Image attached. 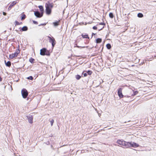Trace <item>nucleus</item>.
<instances>
[{
  "label": "nucleus",
  "instance_id": "nucleus-1",
  "mask_svg": "<svg viewBox=\"0 0 156 156\" xmlns=\"http://www.w3.org/2000/svg\"><path fill=\"white\" fill-rule=\"evenodd\" d=\"M122 88H119L117 90V93L120 99L122 98V100L125 102L128 103L132 101L133 100L130 98V96L128 95H123L122 93Z\"/></svg>",
  "mask_w": 156,
  "mask_h": 156
},
{
  "label": "nucleus",
  "instance_id": "nucleus-2",
  "mask_svg": "<svg viewBox=\"0 0 156 156\" xmlns=\"http://www.w3.org/2000/svg\"><path fill=\"white\" fill-rule=\"evenodd\" d=\"M53 3H50L49 1L45 3V7L46 8L45 12L48 15H50L52 12V9L53 8Z\"/></svg>",
  "mask_w": 156,
  "mask_h": 156
},
{
  "label": "nucleus",
  "instance_id": "nucleus-3",
  "mask_svg": "<svg viewBox=\"0 0 156 156\" xmlns=\"http://www.w3.org/2000/svg\"><path fill=\"white\" fill-rule=\"evenodd\" d=\"M51 52V51H50V50H48L45 48H42L40 50V55L42 56L47 55L49 56Z\"/></svg>",
  "mask_w": 156,
  "mask_h": 156
},
{
  "label": "nucleus",
  "instance_id": "nucleus-4",
  "mask_svg": "<svg viewBox=\"0 0 156 156\" xmlns=\"http://www.w3.org/2000/svg\"><path fill=\"white\" fill-rule=\"evenodd\" d=\"M116 143L118 144L124 146V148H128V142L126 141L123 140H118Z\"/></svg>",
  "mask_w": 156,
  "mask_h": 156
},
{
  "label": "nucleus",
  "instance_id": "nucleus-5",
  "mask_svg": "<svg viewBox=\"0 0 156 156\" xmlns=\"http://www.w3.org/2000/svg\"><path fill=\"white\" fill-rule=\"evenodd\" d=\"M47 37L49 39V42L51 43V44L52 49L51 50V52H52L53 49L56 44V41L55 38L53 37H50L48 36H47Z\"/></svg>",
  "mask_w": 156,
  "mask_h": 156
},
{
  "label": "nucleus",
  "instance_id": "nucleus-6",
  "mask_svg": "<svg viewBox=\"0 0 156 156\" xmlns=\"http://www.w3.org/2000/svg\"><path fill=\"white\" fill-rule=\"evenodd\" d=\"M140 145L134 142H128V148L132 147L134 148H136L139 147Z\"/></svg>",
  "mask_w": 156,
  "mask_h": 156
},
{
  "label": "nucleus",
  "instance_id": "nucleus-7",
  "mask_svg": "<svg viewBox=\"0 0 156 156\" xmlns=\"http://www.w3.org/2000/svg\"><path fill=\"white\" fill-rule=\"evenodd\" d=\"M34 16L37 18H40L42 17L44 14H42L41 12H40L38 9L34 11Z\"/></svg>",
  "mask_w": 156,
  "mask_h": 156
},
{
  "label": "nucleus",
  "instance_id": "nucleus-8",
  "mask_svg": "<svg viewBox=\"0 0 156 156\" xmlns=\"http://www.w3.org/2000/svg\"><path fill=\"white\" fill-rule=\"evenodd\" d=\"M21 94L22 97L24 98H26L28 95V93L27 90L23 88L21 90Z\"/></svg>",
  "mask_w": 156,
  "mask_h": 156
},
{
  "label": "nucleus",
  "instance_id": "nucleus-9",
  "mask_svg": "<svg viewBox=\"0 0 156 156\" xmlns=\"http://www.w3.org/2000/svg\"><path fill=\"white\" fill-rule=\"evenodd\" d=\"M28 27L27 26H25L23 27H20L19 28V31L21 32L26 31L28 30Z\"/></svg>",
  "mask_w": 156,
  "mask_h": 156
},
{
  "label": "nucleus",
  "instance_id": "nucleus-10",
  "mask_svg": "<svg viewBox=\"0 0 156 156\" xmlns=\"http://www.w3.org/2000/svg\"><path fill=\"white\" fill-rule=\"evenodd\" d=\"M27 119L28 120V122L29 123L31 124L33 122V116L32 115H29L27 116Z\"/></svg>",
  "mask_w": 156,
  "mask_h": 156
},
{
  "label": "nucleus",
  "instance_id": "nucleus-11",
  "mask_svg": "<svg viewBox=\"0 0 156 156\" xmlns=\"http://www.w3.org/2000/svg\"><path fill=\"white\" fill-rule=\"evenodd\" d=\"M18 54L17 52H15L14 53H12V54H9V57L10 59H12L15 57H16L17 56Z\"/></svg>",
  "mask_w": 156,
  "mask_h": 156
},
{
  "label": "nucleus",
  "instance_id": "nucleus-12",
  "mask_svg": "<svg viewBox=\"0 0 156 156\" xmlns=\"http://www.w3.org/2000/svg\"><path fill=\"white\" fill-rule=\"evenodd\" d=\"M81 36L82 37L83 39H87L89 40H90L88 35L87 34L83 33L81 35Z\"/></svg>",
  "mask_w": 156,
  "mask_h": 156
},
{
  "label": "nucleus",
  "instance_id": "nucleus-13",
  "mask_svg": "<svg viewBox=\"0 0 156 156\" xmlns=\"http://www.w3.org/2000/svg\"><path fill=\"white\" fill-rule=\"evenodd\" d=\"M38 7L39 8L42 14H44V9L43 6L41 5H39L38 6Z\"/></svg>",
  "mask_w": 156,
  "mask_h": 156
},
{
  "label": "nucleus",
  "instance_id": "nucleus-14",
  "mask_svg": "<svg viewBox=\"0 0 156 156\" xmlns=\"http://www.w3.org/2000/svg\"><path fill=\"white\" fill-rule=\"evenodd\" d=\"M102 41V40L101 38H98L96 39L95 42L97 44L100 43Z\"/></svg>",
  "mask_w": 156,
  "mask_h": 156
},
{
  "label": "nucleus",
  "instance_id": "nucleus-15",
  "mask_svg": "<svg viewBox=\"0 0 156 156\" xmlns=\"http://www.w3.org/2000/svg\"><path fill=\"white\" fill-rule=\"evenodd\" d=\"M26 16L25 14L22 13L21 14L20 18L21 20H23L26 18Z\"/></svg>",
  "mask_w": 156,
  "mask_h": 156
},
{
  "label": "nucleus",
  "instance_id": "nucleus-16",
  "mask_svg": "<svg viewBox=\"0 0 156 156\" xmlns=\"http://www.w3.org/2000/svg\"><path fill=\"white\" fill-rule=\"evenodd\" d=\"M23 23L22 22H19L17 20H15L14 22V24L16 26L17 25H19L22 24Z\"/></svg>",
  "mask_w": 156,
  "mask_h": 156
},
{
  "label": "nucleus",
  "instance_id": "nucleus-17",
  "mask_svg": "<svg viewBox=\"0 0 156 156\" xmlns=\"http://www.w3.org/2000/svg\"><path fill=\"white\" fill-rule=\"evenodd\" d=\"M98 80V85H97L96 86V87H97L99 86V85H100L101 83H102L103 82V80H102L101 79H99Z\"/></svg>",
  "mask_w": 156,
  "mask_h": 156
},
{
  "label": "nucleus",
  "instance_id": "nucleus-18",
  "mask_svg": "<svg viewBox=\"0 0 156 156\" xmlns=\"http://www.w3.org/2000/svg\"><path fill=\"white\" fill-rule=\"evenodd\" d=\"M6 66L10 67L11 66V62L10 61H8L5 63Z\"/></svg>",
  "mask_w": 156,
  "mask_h": 156
},
{
  "label": "nucleus",
  "instance_id": "nucleus-19",
  "mask_svg": "<svg viewBox=\"0 0 156 156\" xmlns=\"http://www.w3.org/2000/svg\"><path fill=\"white\" fill-rule=\"evenodd\" d=\"M83 75V77H86L87 76V74L86 70H84L83 72L82 76Z\"/></svg>",
  "mask_w": 156,
  "mask_h": 156
},
{
  "label": "nucleus",
  "instance_id": "nucleus-20",
  "mask_svg": "<svg viewBox=\"0 0 156 156\" xmlns=\"http://www.w3.org/2000/svg\"><path fill=\"white\" fill-rule=\"evenodd\" d=\"M34 61L35 59L34 58H33L32 57L30 58L29 60V62L32 64H33L34 63Z\"/></svg>",
  "mask_w": 156,
  "mask_h": 156
},
{
  "label": "nucleus",
  "instance_id": "nucleus-21",
  "mask_svg": "<svg viewBox=\"0 0 156 156\" xmlns=\"http://www.w3.org/2000/svg\"><path fill=\"white\" fill-rule=\"evenodd\" d=\"M82 76H80L79 74H77L75 76V78L77 80H79L80 79Z\"/></svg>",
  "mask_w": 156,
  "mask_h": 156
},
{
  "label": "nucleus",
  "instance_id": "nucleus-22",
  "mask_svg": "<svg viewBox=\"0 0 156 156\" xmlns=\"http://www.w3.org/2000/svg\"><path fill=\"white\" fill-rule=\"evenodd\" d=\"M133 93L131 94V96H133L136 95L138 93V92L137 90L134 91L133 90Z\"/></svg>",
  "mask_w": 156,
  "mask_h": 156
},
{
  "label": "nucleus",
  "instance_id": "nucleus-23",
  "mask_svg": "<svg viewBox=\"0 0 156 156\" xmlns=\"http://www.w3.org/2000/svg\"><path fill=\"white\" fill-rule=\"evenodd\" d=\"M53 24L55 26L57 27L59 24L58 21H56L55 22H53Z\"/></svg>",
  "mask_w": 156,
  "mask_h": 156
},
{
  "label": "nucleus",
  "instance_id": "nucleus-24",
  "mask_svg": "<svg viewBox=\"0 0 156 156\" xmlns=\"http://www.w3.org/2000/svg\"><path fill=\"white\" fill-rule=\"evenodd\" d=\"M106 47L108 49H110L111 48V44L109 43H108L106 45Z\"/></svg>",
  "mask_w": 156,
  "mask_h": 156
},
{
  "label": "nucleus",
  "instance_id": "nucleus-25",
  "mask_svg": "<svg viewBox=\"0 0 156 156\" xmlns=\"http://www.w3.org/2000/svg\"><path fill=\"white\" fill-rule=\"evenodd\" d=\"M16 3L17 2H16V1H14L12 2L10 5H11V6L12 7L15 5L16 4Z\"/></svg>",
  "mask_w": 156,
  "mask_h": 156
},
{
  "label": "nucleus",
  "instance_id": "nucleus-26",
  "mask_svg": "<svg viewBox=\"0 0 156 156\" xmlns=\"http://www.w3.org/2000/svg\"><path fill=\"white\" fill-rule=\"evenodd\" d=\"M35 98L37 100V103L38 104L40 101L41 98L40 96H37L35 97Z\"/></svg>",
  "mask_w": 156,
  "mask_h": 156
},
{
  "label": "nucleus",
  "instance_id": "nucleus-27",
  "mask_svg": "<svg viewBox=\"0 0 156 156\" xmlns=\"http://www.w3.org/2000/svg\"><path fill=\"white\" fill-rule=\"evenodd\" d=\"M109 17L111 19H112L114 17V15L112 12H110L109 14Z\"/></svg>",
  "mask_w": 156,
  "mask_h": 156
},
{
  "label": "nucleus",
  "instance_id": "nucleus-28",
  "mask_svg": "<svg viewBox=\"0 0 156 156\" xmlns=\"http://www.w3.org/2000/svg\"><path fill=\"white\" fill-rule=\"evenodd\" d=\"M137 16L139 18H142L143 17L144 15L141 13H139L137 14Z\"/></svg>",
  "mask_w": 156,
  "mask_h": 156
},
{
  "label": "nucleus",
  "instance_id": "nucleus-29",
  "mask_svg": "<svg viewBox=\"0 0 156 156\" xmlns=\"http://www.w3.org/2000/svg\"><path fill=\"white\" fill-rule=\"evenodd\" d=\"M87 75H90L92 73V72L91 70H88V71H87Z\"/></svg>",
  "mask_w": 156,
  "mask_h": 156
},
{
  "label": "nucleus",
  "instance_id": "nucleus-30",
  "mask_svg": "<svg viewBox=\"0 0 156 156\" xmlns=\"http://www.w3.org/2000/svg\"><path fill=\"white\" fill-rule=\"evenodd\" d=\"M16 52H17V53L18 54L20 53V45H18V48L16 49Z\"/></svg>",
  "mask_w": 156,
  "mask_h": 156
},
{
  "label": "nucleus",
  "instance_id": "nucleus-31",
  "mask_svg": "<svg viewBox=\"0 0 156 156\" xmlns=\"http://www.w3.org/2000/svg\"><path fill=\"white\" fill-rule=\"evenodd\" d=\"M16 52H17V53L18 54L20 53V45H18V48L16 49Z\"/></svg>",
  "mask_w": 156,
  "mask_h": 156
},
{
  "label": "nucleus",
  "instance_id": "nucleus-32",
  "mask_svg": "<svg viewBox=\"0 0 156 156\" xmlns=\"http://www.w3.org/2000/svg\"><path fill=\"white\" fill-rule=\"evenodd\" d=\"M76 47L78 48H87L88 47V46H83V47H81V46H79L77 45H76Z\"/></svg>",
  "mask_w": 156,
  "mask_h": 156
},
{
  "label": "nucleus",
  "instance_id": "nucleus-33",
  "mask_svg": "<svg viewBox=\"0 0 156 156\" xmlns=\"http://www.w3.org/2000/svg\"><path fill=\"white\" fill-rule=\"evenodd\" d=\"M27 78L28 80H32L33 79V77L32 76H30L27 77Z\"/></svg>",
  "mask_w": 156,
  "mask_h": 156
},
{
  "label": "nucleus",
  "instance_id": "nucleus-34",
  "mask_svg": "<svg viewBox=\"0 0 156 156\" xmlns=\"http://www.w3.org/2000/svg\"><path fill=\"white\" fill-rule=\"evenodd\" d=\"M50 123H51V126H53V123H54V120L53 119H52L50 121Z\"/></svg>",
  "mask_w": 156,
  "mask_h": 156
},
{
  "label": "nucleus",
  "instance_id": "nucleus-35",
  "mask_svg": "<svg viewBox=\"0 0 156 156\" xmlns=\"http://www.w3.org/2000/svg\"><path fill=\"white\" fill-rule=\"evenodd\" d=\"M46 24H47V23H41V24H39V25H38V26H45V25H46Z\"/></svg>",
  "mask_w": 156,
  "mask_h": 156
},
{
  "label": "nucleus",
  "instance_id": "nucleus-36",
  "mask_svg": "<svg viewBox=\"0 0 156 156\" xmlns=\"http://www.w3.org/2000/svg\"><path fill=\"white\" fill-rule=\"evenodd\" d=\"M33 23L35 24H38V22L36 21L35 20H33L32 21Z\"/></svg>",
  "mask_w": 156,
  "mask_h": 156
},
{
  "label": "nucleus",
  "instance_id": "nucleus-37",
  "mask_svg": "<svg viewBox=\"0 0 156 156\" xmlns=\"http://www.w3.org/2000/svg\"><path fill=\"white\" fill-rule=\"evenodd\" d=\"M99 25L105 26V24L104 22H101L99 23Z\"/></svg>",
  "mask_w": 156,
  "mask_h": 156
},
{
  "label": "nucleus",
  "instance_id": "nucleus-38",
  "mask_svg": "<svg viewBox=\"0 0 156 156\" xmlns=\"http://www.w3.org/2000/svg\"><path fill=\"white\" fill-rule=\"evenodd\" d=\"M92 29L94 30H96L97 29V27L96 26H94L93 27Z\"/></svg>",
  "mask_w": 156,
  "mask_h": 156
},
{
  "label": "nucleus",
  "instance_id": "nucleus-39",
  "mask_svg": "<svg viewBox=\"0 0 156 156\" xmlns=\"http://www.w3.org/2000/svg\"><path fill=\"white\" fill-rule=\"evenodd\" d=\"M90 40L88 39V40H86V42H85V44H88Z\"/></svg>",
  "mask_w": 156,
  "mask_h": 156
},
{
  "label": "nucleus",
  "instance_id": "nucleus-40",
  "mask_svg": "<svg viewBox=\"0 0 156 156\" xmlns=\"http://www.w3.org/2000/svg\"><path fill=\"white\" fill-rule=\"evenodd\" d=\"M12 7L11 6V5H10L9 6L8 8V10H10V9H11V8H12Z\"/></svg>",
  "mask_w": 156,
  "mask_h": 156
},
{
  "label": "nucleus",
  "instance_id": "nucleus-41",
  "mask_svg": "<svg viewBox=\"0 0 156 156\" xmlns=\"http://www.w3.org/2000/svg\"><path fill=\"white\" fill-rule=\"evenodd\" d=\"M96 34H95V33H92V35H91V39L92 37L93 36V35H95Z\"/></svg>",
  "mask_w": 156,
  "mask_h": 156
},
{
  "label": "nucleus",
  "instance_id": "nucleus-42",
  "mask_svg": "<svg viewBox=\"0 0 156 156\" xmlns=\"http://www.w3.org/2000/svg\"><path fill=\"white\" fill-rule=\"evenodd\" d=\"M3 14L4 16H5L6 14V13L4 12H3Z\"/></svg>",
  "mask_w": 156,
  "mask_h": 156
},
{
  "label": "nucleus",
  "instance_id": "nucleus-43",
  "mask_svg": "<svg viewBox=\"0 0 156 156\" xmlns=\"http://www.w3.org/2000/svg\"><path fill=\"white\" fill-rule=\"evenodd\" d=\"M104 28V27L103 26L102 28L99 29L98 30V31H101V30H102Z\"/></svg>",
  "mask_w": 156,
  "mask_h": 156
},
{
  "label": "nucleus",
  "instance_id": "nucleus-44",
  "mask_svg": "<svg viewBox=\"0 0 156 156\" xmlns=\"http://www.w3.org/2000/svg\"><path fill=\"white\" fill-rule=\"evenodd\" d=\"M98 80L96 81V84H97V85H98Z\"/></svg>",
  "mask_w": 156,
  "mask_h": 156
},
{
  "label": "nucleus",
  "instance_id": "nucleus-45",
  "mask_svg": "<svg viewBox=\"0 0 156 156\" xmlns=\"http://www.w3.org/2000/svg\"><path fill=\"white\" fill-rule=\"evenodd\" d=\"M2 79L0 76V81H2Z\"/></svg>",
  "mask_w": 156,
  "mask_h": 156
},
{
  "label": "nucleus",
  "instance_id": "nucleus-46",
  "mask_svg": "<svg viewBox=\"0 0 156 156\" xmlns=\"http://www.w3.org/2000/svg\"><path fill=\"white\" fill-rule=\"evenodd\" d=\"M151 60H152V58H149V61H151Z\"/></svg>",
  "mask_w": 156,
  "mask_h": 156
},
{
  "label": "nucleus",
  "instance_id": "nucleus-47",
  "mask_svg": "<svg viewBox=\"0 0 156 156\" xmlns=\"http://www.w3.org/2000/svg\"><path fill=\"white\" fill-rule=\"evenodd\" d=\"M15 30V31H16L17 32V33H18V31H19V30Z\"/></svg>",
  "mask_w": 156,
  "mask_h": 156
},
{
  "label": "nucleus",
  "instance_id": "nucleus-48",
  "mask_svg": "<svg viewBox=\"0 0 156 156\" xmlns=\"http://www.w3.org/2000/svg\"><path fill=\"white\" fill-rule=\"evenodd\" d=\"M4 62H5V63L7 62H6V60H5V61H4Z\"/></svg>",
  "mask_w": 156,
  "mask_h": 156
},
{
  "label": "nucleus",
  "instance_id": "nucleus-49",
  "mask_svg": "<svg viewBox=\"0 0 156 156\" xmlns=\"http://www.w3.org/2000/svg\"><path fill=\"white\" fill-rule=\"evenodd\" d=\"M154 57L156 58V55H154Z\"/></svg>",
  "mask_w": 156,
  "mask_h": 156
},
{
  "label": "nucleus",
  "instance_id": "nucleus-50",
  "mask_svg": "<svg viewBox=\"0 0 156 156\" xmlns=\"http://www.w3.org/2000/svg\"><path fill=\"white\" fill-rule=\"evenodd\" d=\"M52 147V145H51V147Z\"/></svg>",
  "mask_w": 156,
  "mask_h": 156
},
{
  "label": "nucleus",
  "instance_id": "nucleus-51",
  "mask_svg": "<svg viewBox=\"0 0 156 156\" xmlns=\"http://www.w3.org/2000/svg\"><path fill=\"white\" fill-rule=\"evenodd\" d=\"M28 98H27V100H28Z\"/></svg>",
  "mask_w": 156,
  "mask_h": 156
}]
</instances>
